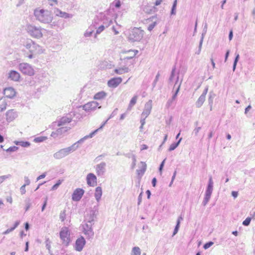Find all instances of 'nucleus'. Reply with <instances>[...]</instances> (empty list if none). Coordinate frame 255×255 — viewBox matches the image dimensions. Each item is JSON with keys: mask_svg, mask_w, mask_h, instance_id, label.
<instances>
[{"mask_svg": "<svg viewBox=\"0 0 255 255\" xmlns=\"http://www.w3.org/2000/svg\"><path fill=\"white\" fill-rule=\"evenodd\" d=\"M34 15L37 20L43 23H49L53 20L52 14L48 10L36 8L34 10Z\"/></svg>", "mask_w": 255, "mask_h": 255, "instance_id": "obj_1", "label": "nucleus"}, {"mask_svg": "<svg viewBox=\"0 0 255 255\" xmlns=\"http://www.w3.org/2000/svg\"><path fill=\"white\" fill-rule=\"evenodd\" d=\"M26 30L31 37L39 39L43 36V31H44V29L40 26L28 24L26 26Z\"/></svg>", "mask_w": 255, "mask_h": 255, "instance_id": "obj_2", "label": "nucleus"}, {"mask_svg": "<svg viewBox=\"0 0 255 255\" xmlns=\"http://www.w3.org/2000/svg\"><path fill=\"white\" fill-rule=\"evenodd\" d=\"M143 35V30L134 27L130 31L128 35V39L131 42L139 41L142 38Z\"/></svg>", "mask_w": 255, "mask_h": 255, "instance_id": "obj_3", "label": "nucleus"}, {"mask_svg": "<svg viewBox=\"0 0 255 255\" xmlns=\"http://www.w3.org/2000/svg\"><path fill=\"white\" fill-rule=\"evenodd\" d=\"M75 146H70L62 148L53 154V157L56 159H60L68 155L70 153L75 151Z\"/></svg>", "mask_w": 255, "mask_h": 255, "instance_id": "obj_4", "label": "nucleus"}, {"mask_svg": "<svg viewBox=\"0 0 255 255\" xmlns=\"http://www.w3.org/2000/svg\"><path fill=\"white\" fill-rule=\"evenodd\" d=\"M213 190V181L212 180V176H210L209 179V181L208 183V185L207 187V189L206 190L205 197L202 202V205L204 206H205L211 198L212 192Z\"/></svg>", "mask_w": 255, "mask_h": 255, "instance_id": "obj_5", "label": "nucleus"}, {"mask_svg": "<svg viewBox=\"0 0 255 255\" xmlns=\"http://www.w3.org/2000/svg\"><path fill=\"white\" fill-rule=\"evenodd\" d=\"M19 70L24 74L32 76L34 74V70L32 67L26 63H20L19 66Z\"/></svg>", "mask_w": 255, "mask_h": 255, "instance_id": "obj_6", "label": "nucleus"}, {"mask_svg": "<svg viewBox=\"0 0 255 255\" xmlns=\"http://www.w3.org/2000/svg\"><path fill=\"white\" fill-rule=\"evenodd\" d=\"M70 232L67 227L62 228L60 232V237L62 241V243L67 246L70 241Z\"/></svg>", "mask_w": 255, "mask_h": 255, "instance_id": "obj_7", "label": "nucleus"}, {"mask_svg": "<svg viewBox=\"0 0 255 255\" xmlns=\"http://www.w3.org/2000/svg\"><path fill=\"white\" fill-rule=\"evenodd\" d=\"M93 224L86 223L83 226V232L89 239L93 238L94 232L92 229Z\"/></svg>", "mask_w": 255, "mask_h": 255, "instance_id": "obj_8", "label": "nucleus"}, {"mask_svg": "<svg viewBox=\"0 0 255 255\" xmlns=\"http://www.w3.org/2000/svg\"><path fill=\"white\" fill-rule=\"evenodd\" d=\"M107 22H104L103 24L101 25L100 26L97 27V25H94L95 28L97 29L96 33L95 34V38L97 37V35L101 33L105 28V27H108L110 26L112 23L113 21L112 19H110L109 20H107Z\"/></svg>", "mask_w": 255, "mask_h": 255, "instance_id": "obj_9", "label": "nucleus"}, {"mask_svg": "<svg viewBox=\"0 0 255 255\" xmlns=\"http://www.w3.org/2000/svg\"><path fill=\"white\" fill-rule=\"evenodd\" d=\"M99 104L95 101L89 102L83 106V109L87 112L95 110L98 106Z\"/></svg>", "mask_w": 255, "mask_h": 255, "instance_id": "obj_10", "label": "nucleus"}, {"mask_svg": "<svg viewBox=\"0 0 255 255\" xmlns=\"http://www.w3.org/2000/svg\"><path fill=\"white\" fill-rule=\"evenodd\" d=\"M152 109V101L149 100L144 105V110L141 114L142 117L147 118L150 114Z\"/></svg>", "mask_w": 255, "mask_h": 255, "instance_id": "obj_11", "label": "nucleus"}, {"mask_svg": "<svg viewBox=\"0 0 255 255\" xmlns=\"http://www.w3.org/2000/svg\"><path fill=\"white\" fill-rule=\"evenodd\" d=\"M106 167V163L105 162H102L96 166L95 169L98 176H103L105 174Z\"/></svg>", "mask_w": 255, "mask_h": 255, "instance_id": "obj_12", "label": "nucleus"}, {"mask_svg": "<svg viewBox=\"0 0 255 255\" xmlns=\"http://www.w3.org/2000/svg\"><path fill=\"white\" fill-rule=\"evenodd\" d=\"M84 193V190L81 188H77L72 194V200L74 201H78L82 198Z\"/></svg>", "mask_w": 255, "mask_h": 255, "instance_id": "obj_13", "label": "nucleus"}, {"mask_svg": "<svg viewBox=\"0 0 255 255\" xmlns=\"http://www.w3.org/2000/svg\"><path fill=\"white\" fill-rule=\"evenodd\" d=\"M17 116V112L13 109L8 110L5 113L6 120L8 123L13 121Z\"/></svg>", "mask_w": 255, "mask_h": 255, "instance_id": "obj_14", "label": "nucleus"}, {"mask_svg": "<svg viewBox=\"0 0 255 255\" xmlns=\"http://www.w3.org/2000/svg\"><path fill=\"white\" fill-rule=\"evenodd\" d=\"M86 244V241L84 237H81L80 238L77 239L75 243V250L77 251L80 252L81 251L85 245Z\"/></svg>", "mask_w": 255, "mask_h": 255, "instance_id": "obj_15", "label": "nucleus"}, {"mask_svg": "<svg viewBox=\"0 0 255 255\" xmlns=\"http://www.w3.org/2000/svg\"><path fill=\"white\" fill-rule=\"evenodd\" d=\"M122 82V79L121 77H116L110 79L108 82V85L109 87L116 88Z\"/></svg>", "mask_w": 255, "mask_h": 255, "instance_id": "obj_16", "label": "nucleus"}, {"mask_svg": "<svg viewBox=\"0 0 255 255\" xmlns=\"http://www.w3.org/2000/svg\"><path fill=\"white\" fill-rule=\"evenodd\" d=\"M96 212L95 210H91L89 211V213L87 214L85 217V221L87 222V223L94 224V220L96 218Z\"/></svg>", "mask_w": 255, "mask_h": 255, "instance_id": "obj_17", "label": "nucleus"}, {"mask_svg": "<svg viewBox=\"0 0 255 255\" xmlns=\"http://www.w3.org/2000/svg\"><path fill=\"white\" fill-rule=\"evenodd\" d=\"M87 182L90 186H94L97 183V177L93 173H89L87 176Z\"/></svg>", "mask_w": 255, "mask_h": 255, "instance_id": "obj_18", "label": "nucleus"}, {"mask_svg": "<svg viewBox=\"0 0 255 255\" xmlns=\"http://www.w3.org/2000/svg\"><path fill=\"white\" fill-rule=\"evenodd\" d=\"M3 94L5 96V98L11 99L15 96L16 92L13 88L7 87L4 89Z\"/></svg>", "mask_w": 255, "mask_h": 255, "instance_id": "obj_19", "label": "nucleus"}, {"mask_svg": "<svg viewBox=\"0 0 255 255\" xmlns=\"http://www.w3.org/2000/svg\"><path fill=\"white\" fill-rule=\"evenodd\" d=\"M31 53L34 54H40L43 53L44 49L38 44L34 42L33 46H32Z\"/></svg>", "mask_w": 255, "mask_h": 255, "instance_id": "obj_20", "label": "nucleus"}, {"mask_svg": "<svg viewBox=\"0 0 255 255\" xmlns=\"http://www.w3.org/2000/svg\"><path fill=\"white\" fill-rule=\"evenodd\" d=\"M8 78L12 81H18L20 78V75L17 71L11 70L8 73Z\"/></svg>", "mask_w": 255, "mask_h": 255, "instance_id": "obj_21", "label": "nucleus"}, {"mask_svg": "<svg viewBox=\"0 0 255 255\" xmlns=\"http://www.w3.org/2000/svg\"><path fill=\"white\" fill-rule=\"evenodd\" d=\"M72 121V117L71 116H66L60 119L58 123V126L60 127L67 123H69Z\"/></svg>", "mask_w": 255, "mask_h": 255, "instance_id": "obj_22", "label": "nucleus"}, {"mask_svg": "<svg viewBox=\"0 0 255 255\" xmlns=\"http://www.w3.org/2000/svg\"><path fill=\"white\" fill-rule=\"evenodd\" d=\"M215 97L216 94L213 91L210 92L208 98V102L210 106V110L211 111L213 110V101Z\"/></svg>", "mask_w": 255, "mask_h": 255, "instance_id": "obj_23", "label": "nucleus"}, {"mask_svg": "<svg viewBox=\"0 0 255 255\" xmlns=\"http://www.w3.org/2000/svg\"><path fill=\"white\" fill-rule=\"evenodd\" d=\"M7 106V101L5 97L0 98V112L5 110Z\"/></svg>", "mask_w": 255, "mask_h": 255, "instance_id": "obj_24", "label": "nucleus"}, {"mask_svg": "<svg viewBox=\"0 0 255 255\" xmlns=\"http://www.w3.org/2000/svg\"><path fill=\"white\" fill-rule=\"evenodd\" d=\"M183 220V218L182 217L181 215L178 218V219H177V222H176V226L175 227V228H174V231H173V233L172 236H175L177 233V232H178V230H179V227H180V222L181 221H182Z\"/></svg>", "mask_w": 255, "mask_h": 255, "instance_id": "obj_25", "label": "nucleus"}, {"mask_svg": "<svg viewBox=\"0 0 255 255\" xmlns=\"http://www.w3.org/2000/svg\"><path fill=\"white\" fill-rule=\"evenodd\" d=\"M102 195V190L101 187H97L95 190V197L96 200L99 202Z\"/></svg>", "mask_w": 255, "mask_h": 255, "instance_id": "obj_26", "label": "nucleus"}, {"mask_svg": "<svg viewBox=\"0 0 255 255\" xmlns=\"http://www.w3.org/2000/svg\"><path fill=\"white\" fill-rule=\"evenodd\" d=\"M137 98L138 96L137 95H134L131 98L128 105V108L127 109L128 111H130L131 110L132 108L135 105V104L136 103Z\"/></svg>", "mask_w": 255, "mask_h": 255, "instance_id": "obj_27", "label": "nucleus"}, {"mask_svg": "<svg viewBox=\"0 0 255 255\" xmlns=\"http://www.w3.org/2000/svg\"><path fill=\"white\" fill-rule=\"evenodd\" d=\"M114 71H115V73H116L117 74L121 75L124 73H126L128 72L129 69L128 67L124 66V67H123L122 68H120L119 69H115Z\"/></svg>", "mask_w": 255, "mask_h": 255, "instance_id": "obj_28", "label": "nucleus"}, {"mask_svg": "<svg viewBox=\"0 0 255 255\" xmlns=\"http://www.w3.org/2000/svg\"><path fill=\"white\" fill-rule=\"evenodd\" d=\"M205 99L206 97L201 95L195 103V105L196 107L198 108H200L204 103Z\"/></svg>", "mask_w": 255, "mask_h": 255, "instance_id": "obj_29", "label": "nucleus"}, {"mask_svg": "<svg viewBox=\"0 0 255 255\" xmlns=\"http://www.w3.org/2000/svg\"><path fill=\"white\" fill-rule=\"evenodd\" d=\"M107 96V93L104 91H101L96 93L94 97V99L102 100L104 99Z\"/></svg>", "mask_w": 255, "mask_h": 255, "instance_id": "obj_30", "label": "nucleus"}, {"mask_svg": "<svg viewBox=\"0 0 255 255\" xmlns=\"http://www.w3.org/2000/svg\"><path fill=\"white\" fill-rule=\"evenodd\" d=\"M140 163L142 164V167L140 169H138L136 170L137 173L138 175L140 174H141V175H143L144 173L145 172L146 169V164L145 162L141 161Z\"/></svg>", "mask_w": 255, "mask_h": 255, "instance_id": "obj_31", "label": "nucleus"}, {"mask_svg": "<svg viewBox=\"0 0 255 255\" xmlns=\"http://www.w3.org/2000/svg\"><path fill=\"white\" fill-rule=\"evenodd\" d=\"M34 43V41H32L31 39H28L27 40L25 44H24V46L25 47V48L28 49L29 52H31V47H32V46H33V44Z\"/></svg>", "mask_w": 255, "mask_h": 255, "instance_id": "obj_32", "label": "nucleus"}, {"mask_svg": "<svg viewBox=\"0 0 255 255\" xmlns=\"http://www.w3.org/2000/svg\"><path fill=\"white\" fill-rule=\"evenodd\" d=\"M58 11H59V13L57 14V15L59 16L60 17L67 18H71L72 16L71 14H70L65 12H62V11L59 10H58Z\"/></svg>", "mask_w": 255, "mask_h": 255, "instance_id": "obj_33", "label": "nucleus"}, {"mask_svg": "<svg viewBox=\"0 0 255 255\" xmlns=\"http://www.w3.org/2000/svg\"><path fill=\"white\" fill-rule=\"evenodd\" d=\"M181 140H182V138H180L177 142H173V143H172L170 145V147H169V148L168 149V150L171 151H172V150H174L179 145V144L180 143Z\"/></svg>", "mask_w": 255, "mask_h": 255, "instance_id": "obj_34", "label": "nucleus"}, {"mask_svg": "<svg viewBox=\"0 0 255 255\" xmlns=\"http://www.w3.org/2000/svg\"><path fill=\"white\" fill-rule=\"evenodd\" d=\"M25 204V211H28L32 205L31 200L29 198H27L24 201Z\"/></svg>", "mask_w": 255, "mask_h": 255, "instance_id": "obj_35", "label": "nucleus"}, {"mask_svg": "<svg viewBox=\"0 0 255 255\" xmlns=\"http://www.w3.org/2000/svg\"><path fill=\"white\" fill-rule=\"evenodd\" d=\"M69 129H70L69 127H61V128L57 129L56 130H57L58 133H59V134L60 135L63 133L67 131H68Z\"/></svg>", "mask_w": 255, "mask_h": 255, "instance_id": "obj_36", "label": "nucleus"}, {"mask_svg": "<svg viewBox=\"0 0 255 255\" xmlns=\"http://www.w3.org/2000/svg\"><path fill=\"white\" fill-rule=\"evenodd\" d=\"M203 39H204V34L202 33V36H201L199 44L198 50L197 52H196V54L199 55V54H200V53L201 52L202 44H203Z\"/></svg>", "mask_w": 255, "mask_h": 255, "instance_id": "obj_37", "label": "nucleus"}, {"mask_svg": "<svg viewBox=\"0 0 255 255\" xmlns=\"http://www.w3.org/2000/svg\"><path fill=\"white\" fill-rule=\"evenodd\" d=\"M85 139H86L85 137L84 136V137H83L81 139H80V140H79L78 141H77L75 143H74V144H73L71 146H76L75 148V150H76L79 147V144L83 143Z\"/></svg>", "mask_w": 255, "mask_h": 255, "instance_id": "obj_38", "label": "nucleus"}, {"mask_svg": "<svg viewBox=\"0 0 255 255\" xmlns=\"http://www.w3.org/2000/svg\"><path fill=\"white\" fill-rule=\"evenodd\" d=\"M118 110V109L117 108H116V109H115L114 110V111L112 112V114H111V115H110V117L109 118V119H108L106 122H105L103 124V125L100 127V128H102L103 127V126H104V125L106 124V123L107 122V121H108L109 119H111V118H113L115 115H117Z\"/></svg>", "mask_w": 255, "mask_h": 255, "instance_id": "obj_39", "label": "nucleus"}, {"mask_svg": "<svg viewBox=\"0 0 255 255\" xmlns=\"http://www.w3.org/2000/svg\"><path fill=\"white\" fill-rule=\"evenodd\" d=\"M132 252L133 255H140V249L138 247H134L132 248Z\"/></svg>", "mask_w": 255, "mask_h": 255, "instance_id": "obj_40", "label": "nucleus"}, {"mask_svg": "<svg viewBox=\"0 0 255 255\" xmlns=\"http://www.w3.org/2000/svg\"><path fill=\"white\" fill-rule=\"evenodd\" d=\"M94 31V29L91 27H90L89 29H88L84 33V36L85 37H90L92 36V34Z\"/></svg>", "mask_w": 255, "mask_h": 255, "instance_id": "obj_41", "label": "nucleus"}, {"mask_svg": "<svg viewBox=\"0 0 255 255\" xmlns=\"http://www.w3.org/2000/svg\"><path fill=\"white\" fill-rule=\"evenodd\" d=\"M239 58H240V55L239 54H236V57L235 58V60H234V64H233V71H235L236 68V66H237V63L239 60Z\"/></svg>", "mask_w": 255, "mask_h": 255, "instance_id": "obj_42", "label": "nucleus"}, {"mask_svg": "<svg viewBox=\"0 0 255 255\" xmlns=\"http://www.w3.org/2000/svg\"><path fill=\"white\" fill-rule=\"evenodd\" d=\"M181 82H182V81L180 82L179 84L178 85V87H177L174 94L173 95V96L171 98V99L173 100H175V99L176 98L177 95V94L179 91V90H180Z\"/></svg>", "mask_w": 255, "mask_h": 255, "instance_id": "obj_43", "label": "nucleus"}, {"mask_svg": "<svg viewBox=\"0 0 255 255\" xmlns=\"http://www.w3.org/2000/svg\"><path fill=\"white\" fill-rule=\"evenodd\" d=\"M11 177L10 174H7L0 176V184L2 183L4 181L7 179L10 178Z\"/></svg>", "mask_w": 255, "mask_h": 255, "instance_id": "obj_44", "label": "nucleus"}, {"mask_svg": "<svg viewBox=\"0 0 255 255\" xmlns=\"http://www.w3.org/2000/svg\"><path fill=\"white\" fill-rule=\"evenodd\" d=\"M47 139L46 136H39L34 138V141L35 142H40L44 141Z\"/></svg>", "mask_w": 255, "mask_h": 255, "instance_id": "obj_45", "label": "nucleus"}, {"mask_svg": "<svg viewBox=\"0 0 255 255\" xmlns=\"http://www.w3.org/2000/svg\"><path fill=\"white\" fill-rule=\"evenodd\" d=\"M18 147L15 146H10L8 148L5 150L7 152H14L18 150Z\"/></svg>", "mask_w": 255, "mask_h": 255, "instance_id": "obj_46", "label": "nucleus"}, {"mask_svg": "<svg viewBox=\"0 0 255 255\" xmlns=\"http://www.w3.org/2000/svg\"><path fill=\"white\" fill-rule=\"evenodd\" d=\"M176 5H177V0H175L173 2L172 8H171V15L175 14V9L176 7Z\"/></svg>", "mask_w": 255, "mask_h": 255, "instance_id": "obj_47", "label": "nucleus"}, {"mask_svg": "<svg viewBox=\"0 0 255 255\" xmlns=\"http://www.w3.org/2000/svg\"><path fill=\"white\" fill-rule=\"evenodd\" d=\"M62 180H59L57 182L54 184L51 188V190H56L59 185L62 183Z\"/></svg>", "mask_w": 255, "mask_h": 255, "instance_id": "obj_48", "label": "nucleus"}, {"mask_svg": "<svg viewBox=\"0 0 255 255\" xmlns=\"http://www.w3.org/2000/svg\"><path fill=\"white\" fill-rule=\"evenodd\" d=\"M101 128H98V129L95 130L94 131H93V132H92L89 135L85 136L86 139H88L89 138H92L97 132L98 130Z\"/></svg>", "mask_w": 255, "mask_h": 255, "instance_id": "obj_49", "label": "nucleus"}, {"mask_svg": "<svg viewBox=\"0 0 255 255\" xmlns=\"http://www.w3.org/2000/svg\"><path fill=\"white\" fill-rule=\"evenodd\" d=\"M251 221V218L248 217L243 222V225L245 226H248L250 225Z\"/></svg>", "mask_w": 255, "mask_h": 255, "instance_id": "obj_50", "label": "nucleus"}, {"mask_svg": "<svg viewBox=\"0 0 255 255\" xmlns=\"http://www.w3.org/2000/svg\"><path fill=\"white\" fill-rule=\"evenodd\" d=\"M175 69H176V68H175V66L172 69L171 75H170V76L169 77V79L170 82L172 81L173 80V78L175 76Z\"/></svg>", "mask_w": 255, "mask_h": 255, "instance_id": "obj_51", "label": "nucleus"}, {"mask_svg": "<svg viewBox=\"0 0 255 255\" xmlns=\"http://www.w3.org/2000/svg\"><path fill=\"white\" fill-rule=\"evenodd\" d=\"M123 155L128 158H131V159H132L134 157H135V156H136L135 155L133 154L132 152L123 153Z\"/></svg>", "mask_w": 255, "mask_h": 255, "instance_id": "obj_52", "label": "nucleus"}, {"mask_svg": "<svg viewBox=\"0 0 255 255\" xmlns=\"http://www.w3.org/2000/svg\"><path fill=\"white\" fill-rule=\"evenodd\" d=\"M66 217L65 211L61 212L59 216L60 219L62 222L64 221Z\"/></svg>", "mask_w": 255, "mask_h": 255, "instance_id": "obj_53", "label": "nucleus"}, {"mask_svg": "<svg viewBox=\"0 0 255 255\" xmlns=\"http://www.w3.org/2000/svg\"><path fill=\"white\" fill-rule=\"evenodd\" d=\"M213 242H209L205 244L203 246V248L204 249L206 250L209 248L211 246H212L213 245Z\"/></svg>", "mask_w": 255, "mask_h": 255, "instance_id": "obj_54", "label": "nucleus"}, {"mask_svg": "<svg viewBox=\"0 0 255 255\" xmlns=\"http://www.w3.org/2000/svg\"><path fill=\"white\" fill-rule=\"evenodd\" d=\"M159 77H160V74L159 72H158L157 75H156L155 78L152 83V86L153 88L155 87V85L156 84V83L158 81Z\"/></svg>", "mask_w": 255, "mask_h": 255, "instance_id": "obj_55", "label": "nucleus"}, {"mask_svg": "<svg viewBox=\"0 0 255 255\" xmlns=\"http://www.w3.org/2000/svg\"><path fill=\"white\" fill-rule=\"evenodd\" d=\"M20 145H21L22 147H28L30 145V142L28 141H20Z\"/></svg>", "mask_w": 255, "mask_h": 255, "instance_id": "obj_56", "label": "nucleus"}, {"mask_svg": "<svg viewBox=\"0 0 255 255\" xmlns=\"http://www.w3.org/2000/svg\"><path fill=\"white\" fill-rule=\"evenodd\" d=\"M47 200H48V197H46V198L44 199V201L43 204V205L42 206V208H41V211L42 212L45 210V208L46 207L47 203Z\"/></svg>", "mask_w": 255, "mask_h": 255, "instance_id": "obj_57", "label": "nucleus"}, {"mask_svg": "<svg viewBox=\"0 0 255 255\" xmlns=\"http://www.w3.org/2000/svg\"><path fill=\"white\" fill-rule=\"evenodd\" d=\"M166 159H164L162 162L161 163H160V166H159V172H160V174H161L162 173V169H163V168L164 167V163H165V161Z\"/></svg>", "mask_w": 255, "mask_h": 255, "instance_id": "obj_58", "label": "nucleus"}, {"mask_svg": "<svg viewBox=\"0 0 255 255\" xmlns=\"http://www.w3.org/2000/svg\"><path fill=\"white\" fill-rule=\"evenodd\" d=\"M24 180L25 183H24V184L23 185H25L26 186L29 185L30 184V181L28 177L24 176Z\"/></svg>", "mask_w": 255, "mask_h": 255, "instance_id": "obj_59", "label": "nucleus"}, {"mask_svg": "<svg viewBox=\"0 0 255 255\" xmlns=\"http://www.w3.org/2000/svg\"><path fill=\"white\" fill-rule=\"evenodd\" d=\"M174 101L172 99H169L166 103V107L168 108L170 107L172 105V103Z\"/></svg>", "mask_w": 255, "mask_h": 255, "instance_id": "obj_60", "label": "nucleus"}, {"mask_svg": "<svg viewBox=\"0 0 255 255\" xmlns=\"http://www.w3.org/2000/svg\"><path fill=\"white\" fill-rule=\"evenodd\" d=\"M132 163H131V169H134L135 165H136V157H134L132 159Z\"/></svg>", "mask_w": 255, "mask_h": 255, "instance_id": "obj_61", "label": "nucleus"}, {"mask_svg": "<svg viewBox=\"0 0 255 255\" xmlns=\"http://www.w3.org/2000/svg\"><path fill=\"white\" fill-rule=\"evenodd\" d=\"M114 4H115V6L117 8H119L121 5V1L120 0H115L114 1Z\"/></svg>", "mask_w": 255, "mask_h": 255, "instance_id": "obj_62", "label": "nucleus"}, {"mask_svg": "<svg viewBox=\"0 0 255 255\" xmlns=\"http://www.w3.org/2000/svg\"><path fill=\"white\" fill-rule=\"evenodd\" d=\"M155 24H156V22H153L151 24H150L148 26V30L149 31H151L154 27V26H155Z\"/></svg>", "mask_w": 255, "mask_h": 255, "instance_id": "obj_63", "label": "nucleus"}, {"mask_svg": "<svg viewBox=\"0 0 255 255\" xmlns=\"http://www.w3.org/2000/svg\"><path fill=\"white\" fill-rule=\"evenodd\" d=\"M201 128V127H197V128H196L194 129L193 133L195 134V135H198V133L199 132V131L200 130Z\"/></svg>", "mask_w": 255, "mask_h": 255, "instance_id": "obj_64", "label": "nucleus"}]
</instances>
